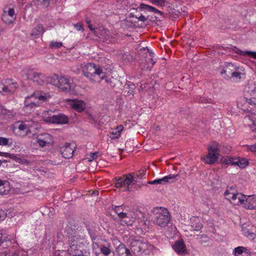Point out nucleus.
I'll return each instance as SVG.
<instances>
[{
    "instance_id": "5fc2aeb1",
    "label": "nucleus",
    "mask_w": 256,
    "mask_h": 256,
    "mask_svg": "<svg viewBox=\"0 0 256 256\" xmlns=\"http://www.w3.org/2000/svg\"><path fill=\"white\" fill-rule=\"evenodd\" d=\"M136 18H137L138 20L142 21V22H145L147 20V18H146L144 16L141 14L140 16H136Z\"/></svg>"
},
{
    "instance_id": "f8f14e48",
    "label": "nucleus",
    "mask_w": 256,
    "mask_h": 256,
    "mask_svg": "<svg viewBox=\"0 0 256 256\" xmlns=\"http://www.w3.org/2000/svg\"><path fill=\"white\" fill-rule=\"evenodd\" d=\"M94 34L103 39L104 41H105L107 43L112 42L114 41V40L110 36V32L103 28H96L94 32Z\"/></svg>"
},
{
    "instance_id": "1a4fd4ad",
    "label": "nucleus",
    "mask_w": 256,
    "mask_h": 256,
    "mask_svg": "<svg viewBox=\"0 0 256 256\" xmlns=\"http://www.w3.org/2000/svg\"><path fill=\"white\" fill-rule=\"evenodd\" d=\"M67 104L75 111L82 112L86 108V103L82 100L78 99H67L66 100Z\"/></svg>"
},
{
    "instance_id": "4d7b16f0",
    "label": "nucleus",
    "mask_w": 256,
    "mask_h": 256,
    "mask_svg": "<svg viewBox=\"0 0 256 256\" xmlns=\"http://www.w3.org/2000/svg\"><path fill=\"white\" fill-rule=\"evenodd\" d=\"M6 214L4 212V211L0 212V220H4L6 217Z\"/></svg>"
},
{
    "instance_id": "0e129e2a",
    "label": "nucleus",
    "mask_w": 256,
    "mask_h": 256,
    "mask_svg": "<svg viewBox=\"0 0 256 256\" xmlns=\"http://www.w3.org/2000/svg\"><path fill=\"white\" fill-rule=\"evenodd\" d=\"M6 111V110L4 108V107L0 104V112H2L3 111Z\"/></svg>"
},
{
    "instance_id": "412c9836",
    "label": "nucleus",
    "mask_w": 256,
    "mask_h": 256,
    "mask_svg": "<svg viewBox=\"0 0 256 256\" xmlns=\"http://www.w3.org/2000/svg\"><path fill=\"white\" fill-rule=\"evenodd\" d=\"M242 229L243 234L246 236L250 238H254V233L253 232L254 228H253L250 224H244L242 225Z\"/></svg>"
},
{
    "instance_id": "f3484780",
    "label": "nucleus",
    "mask_w": 256,
    "mask_h": 256,
    "mask_svg": "<svg viewBox=\"0 0 256 256\" xmlns=\"http://www.w3.org/2000/svg\"><path fill=\"white\" fill-rule=\"evenodd\" d=\"M173 250L178 254H184L186 251V246L184 240L181 239L176 240L172 245Z\"/></svg>"
},
{
    "instance_id": "69168bd1",
    "label": "nucleus",
    "mask_w": 256,
    "mask_h": 256,
    "mask_svg": "<svg viewBox=\"0 0 256 256\" xmlns=\"http://www.w3.org/2000/svg\"><path fill=\"white\" fill-rule=\"evenodd\" d=\"M132 176L134 177L135 180H136V182H138V180L140 179L138 176H136V173H134L133 174H132Z\"/></svg>"
},
{
    "instance_id": "9d476101",
    "label": "nucleus",
    "mask_w": 256,
    "mask_h": 256,
    "mask_svg": "<svg viewBox=\"0 0 256 256\" xmlns=\"http://www.w3.org/2000/svg\"><path fill=\"white\" fill-rule=\"evenodd\" d=\"M44 119L45 122L52 124H66L68 122V117L61 114L52 116H45Z\"/></svg>"
},
{
    "instance_id": "603ef678",
    "label": "nucleus",
    "mask_w": 256,
    "mask_h": 256,
    "mask_svg": "<svg viewBox=\"0 0 256 256\" xmlns=\"http://www.w3.org/2000/svg\"><path fill=\"white\" fill-rule=\"evenodd\" d=\"M146 174V170H142L136 173V176L140 178H142Z\"/></svg>"
},
{
    "instance_id": "a211bd4d",
    "label": "nucleus",
    "mask_w": 256,
    "mask_h": 256,
    "mask_svg": "<svg viewBox=\"0 0 256 256\" xmlns=\"http://www.w3.org/2000/svg\"><path fill=\"white\" fill-rule=\"evenodd\" d=\"M220 153L208 152V154L202 158V161L206 164H213L218 159Z\"/></svg>"
},
{
    "instance_id": "f03ea898",
    "label": "nucleus",
    "mask_w": 256,
    "mask_h": 256,
    "mask_svg": "<svg viewBox=\"0 0 256 256\" xmlns=\"http://www.w3.org/2000/svg\"><path fill=\"white\" fill-rule=\"evenodd\" d=\"M47 81L50 84L58 87L61 91L76 94L74 86L72 80L68 76H58L54 74L48 78Z\"/></svg>"
},
{
    "instance_id": "e2e57ef3",
    "label": "nucleus",
    "mask_w": 256,
    "mask_h": 256,
    "mask_svg": "<svg viewBox=\"0 0 256 256\" xmlns=\"http://www.w3.org/2000/svg\"><path fill=\"white\" fill-rule=\"evenodd\" d=\"M150 57L151 58H150V60H151V63H152V66L155 64L156 63V61L154 60L153 59H152V57H153V54L152 53H150Z\"/></svg>"
},
{
    "instance_id": "393cba45",
    "label": "nucleus",
    "mask_w": 256,
    "mask_h": 256,
    "mask_svg": "<svg viewBox=\"0 0 256 256\" xmlns=\"http://www.w3.org/2000/svg\"><path fill=\"white\" fill-rule=\"evenodd\" d=\"M246 198V195L242 194L240 193H235L233 194V196H231L230 200H232V203L234 204H242L244 202V198Z\"/></svg>"
},
{
    "instance_id": "052dcab7",
    "label": "nucleus",
    "mask_w": 256,
    "mask_h": 256,
    "mask_svg": "<svg viewBox=\"0 0 256 256\" xmlns=\"http://www.w3.org/2000/svg\"><path fill=\"white\" fill-rule=\"evenodd\" d=\"M90 156L92 159H96L98 156V152L91 153Z\"/></svg>"
},
{
    "instance_id": "8fccbe9b",
    "label": "nucleus",
    "mask_w": 256,
    "mask_h": 256,
    "mask_svg": "<svg viewBox=\"0 0 256 256\" xmlns=\"http://www.w3.org/2000/svg\"><path fill=\"white\" fill-rule=\"evenodd\" d=\"M73 26L77 30H78V31L80 30H84V28L82 27V22H78L77 24H73Z\"/></svg>"
},
{
    "instance_id": "0eeeda50",
    "label": "nucleus",
    "mask_w": 256,
    "mask_h": 256,
    "mask_svg": "<svg viewBox=\"0 0 256 256\" xmlns=\"http://www.w3.org/2000/svg\"><path fill=\"white\" fill-rule=\"evenodd\" d=\"M16 82H14L10 79L5 80L0 82V93L6 95L14 92L18 88Z\"/></svg>"
},
{
    "instance_id": "4468645a",
    "label": "nucleus",
    "mask_w": 256,
    "mask_h": 256,
    "mask_svg": "<svg viewBox=\"0 0 256 256\" xmlns=\"http://www.w3.org/2000/svg\"><path fill=\"white\" fill-rule=\"evenodd\" d=\"M26 78L40 85L42 84L46 80V77L44 74L42 73L32 72L28 74Z\"/></svg>"
},
{
    "instance_id": "de8ad7c7",
    "label": "nucleus",
    "mask_w": 256,
    "mask_h": 256,
    "mask_svg": "<svg viewBox=\"0 0 256 256\" xmlns=\"http://www.w3.org/2000/svg\"><path fill=\"white\" fill-rule=\"evenodd\" d=\"M6 156H6V158H10L11 159L15 160L16 162H20V158L17 157L16 155L15 154L8 153V155Z\"/></svg>"
},
{
    "instance_id": "c85d7f7f",
    "label": "nucleus",
    "mask_w": 256,
    "mask_h": 256,
    "mask_svg": "<svg viewBox=\"0 0 256 256\" xmlns=\"http://www.w3.org/2000/svg\"><path fill=\"white\" fill-rule=\"evenodd\" d=\"M219 144L216 142H212L211 144L208 146V150L215 153H220Z\"/></svg>"
},
{
    "instance_id": "13d9d810",
    "label": "nucleus",
    "mask_w": 256,
    "mask_h": 256,
    "mask_svg": "<svg viewBox=\"0 0 256 256\" xmlns=\"http://www.w3.org/2000/svg\"><path fill=\"white\" fill-rule=\"evenodd\" d=\"M88 232L92 240H95L96 236L90 230L88 229Z\"/></svg>"
},
{
    "instance_id": "a18cd8bd",
    "label": "nucleus",
    "mask_w": 256,
    "mask_h": 256,
    "mask_svg": "<svg viewBox=\"0 0 256 256\" xmlns=\"http://www.w3.org/2000/svg\"><path fill=\"white\" fill-rule=\"evenodd\" d=\"M128 90L127 92V94L128 96H130L134 95V89H135V86L134 84H130L128 86Z\"/></svg>"
},
{
    "instance_id": "3c124183",
    "label": "nucleus",
    "mask_w": 256,
    "mask_h": 256,
    "mask_svg": "<svg viewBox=\"0 0 256 256\" xmlns=\"http://www.w3.org/2000/svg\"><path fill=\"white\" fill-rule=\"evenodd\" d=\"M8 140L5 138H0V145L6 146L8 144Z\"/></svg>"
},
{
    "instance_id": "37998d69",
    "label": "nucleus",
    "mask_w": 256,
    "mask_h": 256,
    "mask_svg": "<svg viewBox=\"0 0 256 256\" xmlns=\"http://www.w3.org/2000/svg\"><path fill=\"white\" fill-rule=\"evenodd\" d=\"M50 46L52 48H60L62 46V42H51Z\"/></svg>"
},
{
    "instance_id": "c756f323",
    "label": "nucleus",
    "mask_w": 256,
    "mask_h": 256,
    "mask_svg": "<svg viewBox=\"0 0 256 256\" xmlns=\"http://www.w3.org/2000/svg\"><path fill=\"white\" fill-rule=\"evenodd\" d=\"M235 188L233 187H228L226 190L224 192V196L226 198L230 200L231 196H233L236 192Z\"/></svg>"
},
{
    "instance_id": "f704fd0d",
    "label": "nucleus",
    "mask_w": 256,
    "mask_h": 256,
    "mask_svg": "<svg viewBox=\"0 0 256 256\" xmlns=\"http://www.w3.org/2000/svg\"><path fill=\"white\" fill-rule=\"evenodd\" d=\"M37 142L41 147H44L46 144H50V141L45 140V138H41L40 136L37 138Z\"/></svg>"
},
{
    "instance_id": "774afa93",
    "label": "nucleus",
    "mask_w": 256,
    "mask_h": 256,
    "mask_svg": "<svg viewBox=\"0 0 256 256\" xmlns=\"http://www.w3.org/2000/svg\"><path fill=\"white\" fill-rule=\"evenodd\" d=\"M6 155H8L7 152H0V156H3L4 157H6L7 156Z\"/></svg>"
},
{
    "instance_id": "9b49d317",
    "label": "nucleus",
    "mask_w": 256,
    "mask_h": 256,
    "mask_svg": "<svg viewBox=\"0 0 256 256\" xmlns=\"http://www.w3.org/2000/svg\"><path fill=\"white\" fill-rule=\"evenodd\" d=\"M76 148L74 144L70 143H66L65 144L60 148V151L63 158H70L73 156Z\"/></svg>"
},
{
    "instance_id": "423d86ee",
    "label": "nucleus",
    "mask_w": 256,
    "mask_h": 256,
    "mask_svg": "<svg viewBox=\"0 0 256 256\" xmlns=\"http://www.w3.org/2000/svg\"><path fill=\"white\" fill-rule=\"evenodd\" d=\"M130 248L134 254H140L148 248V244L143 238L132 239L130 242Z\"/></svg>"
},
{
    "instance_id": "6e6d98bb",
    "label": "nucleus",
    "mask_w": 256,
    "mask_h": 256,
    "mask_svg": "<svg viewBox=\"0 0 256 256\" xmlns=\"http://www.w3.org/2000/svg\"><path fill=\"white\" fill-rule=\"evenodd\" d=\"M42 136H44L42 138H45V140H49V141L50 142L52 140V136L49 134H46L42 135Z\"/></svg>"
},
{
    "instance_id": "6e6552de",
    "label": "nucleus",
    "mask_w": 256,
    "mask_h": 256,
    "mask_svg": "<svg viewBox=\"0 0 256 256\" xmlns=\"http://www.w3.org/2000/svg\"><path fill=\"white\" fill-rule=\"evenodd\" d=\"M16 14L12 8L6 7L3 10L2 16V20L7 24H12L16 19Z\"/></svg>"
},
{
    "instance_id": "58836bf2",
    "label": "nucleus",
    "mask_w": 256,
    "mask_h": 256,
    "mask_svg": "<svg viewBox=\"0 0 256 256\" xmlns=\"http://www.w3.org/2000/svg\"><path fill=\"white\" fill-rule=\"evenodd\" d=\"M242 75H243L242 73L240 71V68L238 67V70H234V74L231 76L238 80L240 79Z\"/></svg>"
},
{
    "instance_id": "4be33fe9",
    "label": "nucleus",
    "mask_w": 256,
    "mask_h": 256,
    "mask_svg": "<svg viewBox=\"0 0 256 256\" xmlns=\"http://www.w3.org/2000/svg\"><path fill=\"white\" fill-rule=\"evenodd\" d=\"M118 256H132L130 250L123 244H120L116 248Z\"/></svg>"
},
{
    "instance_id": "c03bdc74",
    "label": "nucleus",
    "mask_w": 256,
    "mask_h": 256,
    "mask_svg": "<svg viewBox=\"0 0 256 256\" xmlns=\"http://www.w3.org/2000/svg\"><path fill=\"white\" fill-rule=\"evenodd\" d=\"M12 256H28L26 252L22 250H18L14 252Z\"/></svg>"
},
{
    "instance_id": "5701e85b",
    "label": "nucleus",
    "mask_w": 256,
    "mask_h": 256,
    "mask_svg": "<svg viewBox=\"0 0 256 256\" xmlns=\"http://www.w3.org/2000/svg\"><path fill=\"white\" fill-rule=\"evenodd\" d=\"M140 9L142 10H146L150 12H152L155 14L162 15L163 13L156 8L144 4H141L139 6Z\"/></svg>"
},
{
    "instance_id": "4c0bfd02",
    "label": "nucleus",
    "mask_w": 256,
    "mask_h": 256,
    "mask_svg": "<svg viewBox=\"0 0 256 256\" xmlns=\"http://www.w3.org/2000/svg\"><path fill=\"white\" fill-rule=\"evenodd\" d=\"M244 248L242 246H238L234 248V252L236 256H240L244 254Z\"/></svg>"
},
{
    "instance_id": "49530a36",
    "label": "nucleus",
    "mask_w": 256,
    "mask_h": 256,
    "mask_svg": "<svg viewBox=\"0 0 256 256\" xmlns=\"http://www.w3.org/2000/svg\"><path fill=\"white\" fill-rule=\"evenodd\" d=\"M248 93H249L250 96L249 98H256V88H254L253 89L251 90L250 91H248Z\"/></svg>"
},
{
    "instance_id": "39448f33",
    "label": "nucleus",
    "mask_w": 256,
    "mask_h": 256,
    "mask_svg": "<svg viewBox=\"0 0 256 256\" xmlns=\"http://www.w3.org/2000/svg\"><path fill=\"white\" fill-rule=\"evenodd\" d=\"M115 179V187L116 188H122L124 186H126L124 190V192H129L130 184H135L136 183V180L132 176L131 174H124L122 177L116 178Z\"/></svg>"
},
{
    "instance_id": "7ed1b4c3",
    "label": "nucleus",
    "mask_w": 256,
    "mask_h": 256,
    "mask_svg": "<svg viewBox=\"0 0 256 256\" xmlns=\"http://www.w3.org/2000/svg\"><path fill=\"white\" fill-rule=\"evenodd\" d=\"M50 96L45 93L41 92H36L30 96H28L24 100V106L26 108H30V110L36 108L40 106L39 101L42 102L48 100Z\"/></svg>"
},
{
    "instance_id": "338daca9",
    "label": "nucleus",
    "mask_w": 256,
    "mask_h": 256,
    "mask_svg": "<svg viewBox=\"0 0 256 256\" xmlns=\"http://www.w3.org/2000/svg\"><path fill=\"white\" fill-rule=\"evenodd\" d=\"M88 28H90V30H91V31H94V32L96 30H95L94 28L92 26V24H88Z\"/></svg>"
},
{
    "instance_id": "7c9ffc66",
    "label": "nucleus",
    "mask_w": 256,
    "mask_h": 256,
    "mask_svg": "<svg viewBox=\"0 0 256 256\" xmlns=\"http://www.w3.org/2000/svg\"><path fill=\"white\" fill-rule=\"evenodd\" d=\"M70 248L68 250L70 255L72 256L74 254L80 250V245L78 244H72L69 246Z\"/></svg>"
},
{
    "instance_id": "f257e3e1",
    "label": "nucleus",
    "mask_w": 256,
    "mask_h": 256,
    "mask_svg": "<svg viewBox=\"0 0 256 256\" xmlns=\"http://www.w3.org/2000/svg\"><path fill=\"white\" fill-rule=\"evenodd\" d=\"M82 72L83 75L92 83H100L102 80H104L110 86H114V84L107 76L105 70L99 64L87 63L82 67Z\"/></svg>"
},
{
    "instance_id": "473e14b6",
    "label": "nucleus",
    "mask_w": 256,
    "mask_h": 256,
    "mask_svg": "<svg viewBox=\"0 0 256 256\" xmlns=\"http://www.w3.org/2000/svg\"><path fill=\"white\" fill-rule=\"evenodd\" d=\"M238 164L240 168H245L248 164V160L246 158H238Z\"/></svg>"
},
{
    "instance_id": "2f4dec72",
    "label": "nucleus",
    "mask_w": 256,
    "mask_h": 256,
    "mask_svg": "<svg viewBox=\"0 0 256 256\" xmlns=\"http://www.w3.org/2000/svg\"><path fill=\"white\" fill-rule=\"evenodd\" d=\"M68 244L69 246L78 244L79 238L78 236H68Z\"/></svg>"
},
{
    "instance_id": "ddd939ff",
    "label": "nucleus",
    "mask_w": 256,
    "mask_h": 256,
    "mask_svg": "<svg viewBox=\"0 0 256 256\" xmlns=\"http://www.w3.org/2000/svg\"><path fill=\"white\" fill-rule=\"evenodd\" d=\"M242 204L244 208L247 210H254L256 208V196H246L244 198Z\"/></svg>"
},
{
    "instance_id": "bb28decb",
    "label": "nucleus",
    "mask_w": 256,
    "mask_h": 256,
    "mask_svg": "<svg viewBox=\"0 0 256 256\" xmlns=\"http://www.w3.org/2000/svg\"><path fill=\"white\" fill-rule=\"evenodd\" d=\"M124 129V126L122 125L118 126L112 132H110V137L112 139H115L118 138L121 132Z\"/></svg>"
},
{
    "instance_id": "ea45409f",
    "label": "nucleus",
    "mask_w": 256,
    "mask_h": 256,
    "mask_svg": "<svg viewBox=\"0 0 256 256\" xmlns=\"http://www.w3.org/2000/svg\"><path fill=\"white\" fill-rule=\"evenodd\" d=\"M114 211L117 214L118 218H120L122 214H124L125 212H123V207L122 206H116L114 209Z\"/></svg>"
},
{
    "instance_id": "79ce46f5",
    "label": "nucleus",
    "mask_w": 256,
    "mask_h": 256,
    "mask_svg": "<svg viewBox=\"0 0 256 256\" xmlns=\"http://www.w3.org/2000/svg\"><path fill=\"white\" fill-rule=\"evenodd\" d=\"M18 128L20 130L25 131L26 134H28L30 132V130L28 128L26 124H22L19 125Z\"/></svg>"
},
{
    "instance_id": "bf43d9fd",
    "label": "nucleus",
    "mask_w": 256,
    "mask_h": 256,
    "mask_svg": "<svg viewBox=\"0 0 256 256\" xmlns=\"http://www.w3.org/2000/svg\"><path fill=\"white\" fill-rule=\"evenodd\" d=\"M248 150L252 152H256V144L248 146Z\"/></svg>"
},
{
    "instance_id": "dca6fc26",
    "label": "nucleus",
    "mask_w": 256,
    "mask_h": 256,
    "mask_svg": "<svg viewBox=\"0 0 256 256\" xmlns=\"http://www.w3.org/2000/svg\"><path fill=\"white\" fill-rule=\"evenodd\" d=\"M244 99L246 102L244 104L247 108L243 110L245 112L256 111V98H249L248 96L246 94Z\"/></svg>"
},
{
    "instance_id": "a19ab883",
    "label": "nucleus",
    "mask_w": 256,
    "mask_h": 256,
    "mask_svg": "<svg viewBox=\"0 0 256 256\" xmlns=\"http://www.w3.org/2000/svg\"><path fill=\"white\" fill-rule=\"evenodd\" d=\"M255 116H256V113L251 112L250 114L247 115L244 117V120L246 122L247 120H250L252 124H254V120L256 118Z\"/></svg>"
},
{
    "instance_id": "aec40b11",
    "label": "nucleus",
    "mask_w": 256,
    "mask_h": 256,
    "mask_svg": "<svg viewBox=\"0 0 256 256\" xmlns=\"http://www.w3.org/2000/svg\"><path fill=\"white\" fill-rule=\"evenodd\" d=\"M120 219V222L122 225L132 226L135 220V218L128 213L122 214Z\"/></svg>"
},
{
    "instance_id": "cd10ccee",
    "label": "nucleus",
    "mask_w": 256,
    "mask_h": 256,
    "mask_svg": "<svg viewBox=\"0 0 256 256\" xmlns=\"http://www.w3.org/2000/svg\"><path fill=\"white\" fill-rule=\"evenodd\" d=\"M221 161L223 164H232L234 166H237L238 164V158H234L232 157H223L221 159Z\"/></svg>"
},
{
    "instance_id": "09e8293b",
    "label": "nucleus",
    "mask_w": 256,
    "mask_h": 256,
    "mask_svg": "<svg viewBox=\"0 0 256 256\" xmlns=\"http://www.w3.org/2000/svg\"><path fill=\"white\" fill-rule=\"evenodd\" d=\"M199 102L201 103H208L210 102V101H211V99L208 98L206 97H200L199 98V100H198Z\"/></svg>"
},
{
    "instance_id": "680f3d73",
    "label": "nucleus",
    "mask_w": 256,
    "mask_h": 256,
    "mask_svg": "<svg viewBox=\"0 0 256 256\" xmlns=\"http://www.w3.org/2000/svg\"><path fill=\"white\" fill-rule=\"evenodd\" d=\"M38 0L42 2L43 4L46 6L48 5L50 2V0Z\"/></svg>"
},
{
    "instance_id": "864d4df0",
    "label": "nucleus",
    "mask_w": 256,
    "mask_h": 256,
    "mask_svg": "<svg viewBox=\"0 0 256 256\" xmlns=\"http://www.w3.org/2000/svg\"><path fill=\"white\" fill-rule=\"evenodd\" d=\"M9 192L8 190H6L4 189V188H0V195L4 196V195H7Z\"/></svg>"
},
{
    "instance_id": "20e7f679",
    "label": "nucleus",
    "mask_w": 256,
    "mask_h": 256,
    "mask_svg": "<svg viewBox=\"0 0 256 256\" xmlns=\"http://www.w3.org/2000/svg\"><path fill=\"white\" fill-rule=\"evenodd\" d=\"M160 210L161 212H156L154 214L153 222L161 228H164L170 221V214L166 208H160Z\"/></svg>"
},
{
    "instance_id": "a878e982",
    "label": "nucleus",
    "mask_w": 256,
    "mask_h": 256,
    "mask_svg": "<svg viewBox=\"0 0 256 256\" xmlns=\"http://www.w3.org/2000/svg\"><path fill=\"white\" fill-rule=\"evenodd\" d=\"M44 32V30L42 25L39 24L32 30L30 35L32 36H34L35 38H38Z\"/></svg>"
},
{
    "instance_id": "2eb2a0df",
    "label": "nucleus",
    "mask_w": 256,
    "mask_h": 256,
    "mask_svg": "<svg viewBox=\"0 0 256 256\" xmlns=\"http://www.w3.org/2000/svg\"><path fill=\"white\" fill-rule=\"evenodd\" d=\"M177 176L178 174H170L169 176H166L162 178L149 181L148 182V184H164L168 182H173L175 181V178Z\"/></svg>"
},
{
    "instance_id": "b1692460",
    "label": "nucleus",
    "mask_w": 256,
    "mask_h": 256,
    "mask_svg": "<svg viewBox=\"0 0 256 256\" xmlns=\"http://www.w3.org/2000/svg\"><path fill=\"white\" fill-rule=\"evenodd\" d=\"M191 228L193 230L198 231L202 228V224L198 217L193 216L190 218Z\"/></svg>"
},
{
    "instance_id": "c9c22d12",
    "label": "nucleus",
    "mask_w": 256,
    "mask_h": 256,
    "mask_svg": "<svg viewBox=\"0 0 256 256\" xmlns=\"http://www.w3.org/2000/svg\"><path fill=\"white\" fill-rule=\"evenodd\" d=\"M86 116L88 117V118L90 120H91L92 121L94 122V123L98 124V123L100 122L99 118H98L95 116H93L92 113H86Z\"/></svg>"
},
{
    "instance_id": "6ab92c4d",
    "label": "nucleus",
    "mask_w": 256,
    "mask_h": 256,
    "mask_svg": "<svg viewBox=\"0 0 256 256\" xmlns=\"http://www.w3.org/2000/svg\"><path fill=\"white\" fill-rule=\"evenodd\" d=\"M238 70V66L232 64L228 63L225 64L224 68L220 72L222 74H225L227 77L231 76L234 70Z\"/></svg>"
},
{
    "instance_id": "72a5a7b5",
    "label": "nucleus",
    "mask_w": 256,
    "mask_h": 256,
    "mask_svg": "<svg viewBox=\"0 0 256 256\" xmlns=\"http://www.w3.org/2000/svg\"><path fill=\"white\" fill-rule=\"evenodd\" d=\"M238 53L241 55H248L250 56L252 58L256 59V52H250V51H245V52H242L240 50H238Z\"/></svg>"
},
{
    "instance_id": "e433bc0d",
    "label": "nucleus",
    "mask_w": 256,
    "mask_h": 256,
    "mask_svg": "<svg viewBox=\"0 0 256 256\" xmlns=\"http://www.w3.org/2000/svg\"><path fill=\"white\" fill-rule=\"evenodd\" d=\"M100 252L105 256H108L111 252L109 248L105 246H100Z\"/></svg>"
}]
</instances>
